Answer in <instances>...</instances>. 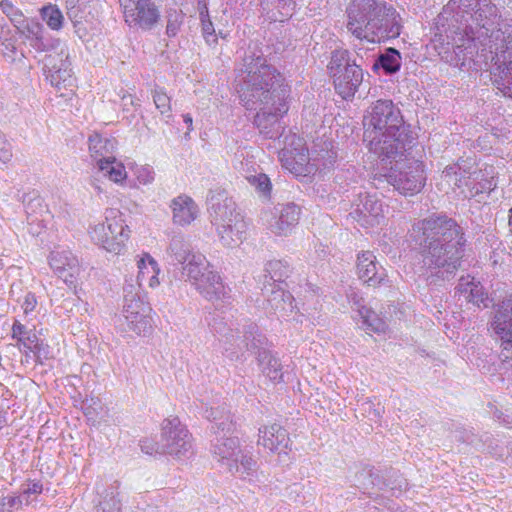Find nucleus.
I'll list each match as a JSON object with an SVG mask.
<instances>
[{"mask_svg":"<svg viewBox=\"0 0 512 512\" xmlns=\"http://www.w3.org/2000/svg\"><path fill=\"white\" fill-rule=\"evenodd\" d=\"M258 445L271 453H285L289 444L287 431L279 424L273 423L259 428Z\"/></svg>","mask_w":512,"mask_h":512,"instance_id":"nucleus-23","label":"nucleus"},{"mask_svg":"<svg viewBox=\"0 0 512 512\" xmlns=\"http://www.w3.org/2000/svg\"><path fill=\"white\" fill-rule=\"evenodd\" d=\"M356 480L360 487L369 490L374 487L382 490L386 485L382 482L379 472L373 468H364L356 474Z\"/></svg>","mask_w":512,"mask_h":512,"instance_id":"nucleus-44","label":"nucleus"},{"mask_svg":"<svg viewBox=\"0 0 512 512\" xmlns=\"http://www.w3.org/2000/svg\"><path fill=\"white\" fill-rule=\"evenodd\" d=\"M89 23L90 21H79L72 23L75 34L82 40L85 39L89 34Z\"/></svg>","mask_w":512,"mask_h":512,"instance_id":"nucleus-62","label":"nucleus"},{"mask_svg":"<svg viewBox=\"0 0 512 512\" xmlns=\"http://www.w3.org/2000/svg\"><path fill=\"white\" fill-rule=\"evenodd\" d=\"M447 42L442 43L443 51L439 52L442 58L450 65L458 67L460 69H475L481 68L479 64V58H483L485 64L490 68V59L485 60L482 54H488V50L479 54L478 47L476 45L475 37L468 33H464L458 30L456 26H451L448 22V28L445 29Z\"/></svg>","mask_w":512,"mask_h":512,"instance_id":"nucleus-6","label":"nucleus"},{"mask_svg":"<svg viewBox=\"0 0 512 512\" xmlns=\"http://www.w3.org/2000/svg\"><path fill=\"white\" fill-rule=\"evenodd\" d=\"M443 19L482 44L485 60L490 59L493 84L512 98V24L497 23L498 9L490 0H450L441 13Z\"/></svg>","mask_w":512,"mask_h":512,"instance_id":"nucleus-1","label":"nucleus"},{"mask_svg":"<svg viewBox=\"0 0 512 512\" xmlns=\"http://www.w3.org/2000/svg\"><path fill=\"white\" fill-rule=\"evenodd\" d=\"M410 237L418 246L423 267L434 277L448 280L461 266L466 239L462 227L446 215H432L415 223Z\"/></svg>","mask_w":512,"mask_h":512,"instance_id":"nucleus-2","label":"nucleus"},{"mask_svg":"<svg viewBox=\"0 0 512 512\" xmlns=\"http://www.w3.org/2000/svg\"><path fill=\"white\" fill-rule=\"evenodd\" d=\"M66 14L74 22L91 21L90 6L86 0H66Z\"/></svg>","mask_w":512,"mask_h":512,"instance_id":"nucleus-42","label":"nucleus"},{"mask_svg":"<svg viewBox=\"0 0 512 512\" xmlns=\"http://www.w3.org/2000/svg\"><path fill=\"white\" fill-rule=\"evenodd\" d=\"M43 485L40 481H31L22 485V492L19 497H22V503L29 505L32 502L31 496L42 493Z\"/></svg>","mask_w":512,"mask_h":512,"instance_id":"nucleus-53","label":"nucleus"},{"mask_svg":"<svg viewBox=\"0 0 512 512\" xmlns=\"http://www.w3.org/2000/svg\"><path fill=\"white\" fill-rule=\"evenodd\" d=\"M167 251L173 262L182 265L194 254L190 244L180 235L172 237Z\"/></svg>","mask_w":512,"mask_h":512,"instance_id":"nucleus-39","label":"nucleus"},{"mask_svg":"<svg viewBox=\"0 0 512 512\" xmlns=\"http://www.w3.org/2000/svg\"><path fill=\"white\" fill-rule=\"evenodd\" d=\"M467 161L446 166L442 172L441 178L453 188H461L470 176L472 166L466 165Z\"/></svg>","mask_w":512,"mask_h":512,"instance_id":"nucleus-32","label":"nucleus"},{"mask_svg":"<svg viewBox=\"0 0 512 512\" xmlns=\"http://www.w3.org/2000/svg\"><path fill=\"white\" fill-rule=\"evenodd\" d=\"M268 3L273 6L269 10V18L275 22H284L292 16L295 3L292 0H268Z\"/></svg>","mask_w":512,"mask_h":512,"instance_id":"nucleus-43","label":"nucleus"},{"mask_svg":"<svg viewBox=\"0 0 512 512\" xmlns=\"http://www.w3.org/2000/svg\"><path fill=\"white\" fill-rule=\"evenodd\" d=\"M97 512H121V502L111 492L99 503Z\"/></svg>","mask_w":512,"mask_h":512,"instance_id":"nucleus-55","label":"nucleus"},{"mask_svg":"<svg viewBox=\"0 0 512 512\" xmlns=\"http://www.w3.org/2000/svg\"><path fill=\"white\" fill-rule=\"evenodd\" d=\"M301 209L295 203L278 204L271 211L262 214L267 228L277 236H287L297 226Z\"/></svg>","mask_w":512,"mask_h":512,"instance_id":"nucleus-13","label":"nucleus"},{"mask_svg":"<svg viewBox=\"0 0 512 512\" xmlns=\"http://www.w3.org/2000/svg\"><path fill=\"white\" fill-rule=\"evenodd\" d=\"M354 206L350 215L364 227L379 225L384 218L383 205L376 195L360 193Z\"/></svg>","mask_w":512,"mask_h":512,"instance_id":"nucleus-17","label":"nucleus"},{"mask_svg":"<svg viewBox=\"0 0 512 512\" xmlns=\"http://www.w3.org/2000/svg\"><path fill=\"white\" fill-rule=\"evenodd\" d=\"M141 451L148 455L165 454L162 441H154L153 439L145 438L140 441Z\"/></svg>","mask_w":512,"mask_h":512,"instance_id":"nucleus-56","label":"nucleus"},{"mask_svg":"<svg viewBox=\"0 0 512 512\" xmlns=\"http://www.w3.org/2000/svg\"><path fill=\"white\" fill-rule=\"evenodd\" d=\"M12 145L0 131V163L6 164L12 159Z\"/></svg>","mask_w":512,"mask_h":512,"instance_id":"nucleus-59","label":"nucleus"},{"mask_svg":"<svg viewBox=\"0 0 512 512\" xmlns=\"http://www.w3.org/2000/svg\"><path fill=\"white\" fill-rule=\"evenodd\" d=\"M347 298L353 310L357 311L358 314H361V310L366 309L367 307L364 304V299L353 289L347 293Z\"/></svg>","mask_w":512,"mask_h":512,"instance_id":"nucleus-60","label":"nucleus"},{"mask_svg":"<svg viewBox=\"0 0 512 512\" xmlns=\"http://www.w3.org/2000/svg\"><path fill=\"white\" fill-rule=\"evenodd\" d=\"M460 290L465 294V298L468 302H471L477 306H480L481 303H484L486 299V295L483 291V287L479 284H474L473 282L460 283Z\"/></svg>","mask_w":512,"mask_h":512,"instance_id":"nucleus-48","label":"nucleus"},{"mask_svg":"<svg viewBox=\"0 0 512 512\" xmlns=\"http://www.w3.org/2000/svg\"><path fill=\"white\" fill-rule=\"evenodd\" d=\"M12 339L16 340V346L20 351L33 352L40 359L42 343H38V338L33 329L27 328L19 320H14L12 325Z\"/></svg>","mask_w":512,"mask_h":512,"instance_id":"nucleus-27","label":"nucleus"},{"mask_svg":"<svg viewBox=\"0 0 512 512\" xmlns=\"http://www.w3.org/2000/svg\"><path fill=\"white\" fill-rule=\"evenodd\" d=\"M22 505V497L5 496L0 498V512H12L14 509H19Z\"/></svg>","mask_w":512,"mask_h":512,"instance_id":"nucleus-57","label":"nucleus"},{"mask_svg":"<svg viewBox=\"0 0 512 512\" xmlns=\"http://www.w3.org/2000/svg\"><path fill=\"white\" fill-rule=\"evenodd\" d=\"M123 318L126 325V330L134 332L138 336H147L151 333L152 324L150 313H146V310H142V313L130 312L123 314Z\"/></svg>","mask_w":512,"mask_h":512,"instance_id":"nucleus-31","label":"nucleus"},{"mask_svg":"<svg viewBox=\"0 0 512 512\" xmlns=\"http://www.w3.org/2000/svg\"><path fill=\"white\" fill-rule=\"evenodd\" d=\"M359 316L362 319L363 325H365L367 329L377 333L385 332L387 328L385 321L372 309L367 307L366 309L361 310V314Z\"/></svg>","mask_w":512,"mask_h":512,"instance_id":"nucleus-47","label":"nucleus"},{"mask_svg":"<svg viewBox=\"0 0 512 512\" xmlns=\"http://www.w3.org/2000/svg\"><path fill=\"white\" fill-rule=\"evenodd\" d=\"M221 414L222 412L220 410L214 408H210L205 411V417L211 422L209 430L215 435V437L211 439V443L214 447V453L220 457L219 460L224 458V442L223 437L220 435V433L224 430L223 422H217V420L221 419Z\"/></svg>","mask_w":512,"mask_h":512,"instance_id":"nucleus-33","label":"nucleus"},{"mask_svg":"<svg viewBox=\"0 0 512 512\" xmlns=\"http://www.w3.org/2000/svg\"><path fill=\"white\" fill-rule=\"evenodd\" d=\"M327 69L336 92L345 100L353 98L363 81V69L357 58L351 59L346 49H336L331 52Z\"/></svg>","mask_w":512,"mask_h":512,"instance_id":"nucleus-7","label":"nucleus"},{"mask_svg":"<svg viewBox=\"0 0 512 512\" xmlns=\"http://www.w3.org/2000/svg\"><path fill=\"white\" fill-rule=\"evenodd\" d=\"M247 231L248 223L245 216L239 209L234 208L226 220V236L230 238L229 245L238 246L242 243L246 239Z\"/></svg>","mask_w":512,"mask_h":512,"instance_id":"nucleus-28","label":"nucleus"},{"mask_svg":"<svg viewBox=\"0 0 512 512\" xmlns=\"http://www.w3.org/2000/svg\"><path fill=\"white\" fill-rule=\"evenodd\" d=\"M105 159H98V169L114 182H120L127 176L125 167L122 163L116 161L115 157L107 156Z\"/></svg>","mask_w":512,"mask_h":512,"instance_id":"nucleus-40","label":"nucleus"},{"mask_svg":"<svg viewBox=\"0 0 512 512\" xmlns=\"http://www.w3.org/2000/svg\"><path fill=\"white\" fill-rule=\"evenodd\" d=\"M9 19L17 31L29 41L33 49H43L45 47L43 42L45 29L41 23L27 18L19 9L14 14H11Z\"/></svg>","mask_w":512,"mask_h":512,"instance_id":"nucleus-22","label":"nucleus"},{"mask_svg":"<svg viewBox=\"0 0 512 512\" xmlns=\"http://www.w3.org/2000/svg\"><path fill=\"white\" fill-rule=\"evenodd\" d=\"M40 13L42 20L50 29L58 31L63 27L64 16L56 5H46L41 8Z\"/></svg>","mask_w":512,"mask_h":512,"instance_id":"nucleus-45","label":"nucleus"},{"mask_svg":"<svg viewBox=\"0 0 512 512\" xmlns=\"http://www.w3.org/2000/svg\"><path fill=\"white\" fill-rule=\"evenodd\" d=\"M222 194L223 190L221 188H217L215 190H210L207 196V210L209 213V217L212 225L216 227V230L224 227V210L222 206Z\"/></svg>","mask_w":512,"mask_h":512,"instance_id":"nucleus-35","label":"nucleus"},{"mask_svg":"<svg viewBox=\"0 0 512 512\" xmlns=\"http://www.w3.org/2000/svg\"><path fill=\"white\" fill-rule=\"evenodd\" d=\"M249 182L255 186V188L263 194L265 197L270 196L271 182L266 174H258L251 176Z\"/></svg>","mask_w":512,"mask_h":512,"instance_id":"nucleus-54","label":"nucleus"},{"mask_svg":"<svg viewBox=\"0 0 512 512\" xmlns=\"http://www.w3.org/2000/svg\"><path fill=\"white\" fill-rule=\"evenodd\" d=\"M394 160V166L386 175L387 182L402 195L419 193L426 180L423 163L413 159L399 161L397 157Z\"/></svg>","mask_w":512,"mask_h":512,"instance_id":"nucleus-9","label":"nucleus"},{"mask_svg":"<svg viewBox=\"0 0 512 512\" xmlns=\"http://www.w3.org/2000/svg\"><path fill=\"white\" fill-rule=\"evenodd\" d=\"M271 102V104L263 105V108L259 107L250 110L256 111L254 124L257 126L260 133L266 138L277 139L281 137L284 131V127L280 122V117L286 112L278 110L280 103H276V101Z\"/></svg>","mask_w":512,"mask_h":512,"instance_id":"nucleus-16","label":"nucleus"},{"mask_svg":"<svg viewBox=\"0 0 512 512\" xmlns=\"http://www.w3.org/2000/svg\"><path fill=\"white\" fill-rule=\"evenodd\" d=\"M173 222L180 226L191 224L198 216L199 209L195 201L187 195L175 197L170 204Z\"/></svg>","mask_w":512,"mask_h":512,"instance_id":"nucleus-25","label":"nucleus"},{"mask_svg":"<svg viewBox=\"0 0 512 512\" xmlns=\"http://www.w3.org/2000/svg\"><path fill=\"white\" fill-rule=\"evenodd\" d=\"M359 279L370 287H378L388 282L386 270L370 251L362 252L357 259Z\"/></svg>","mask_w":512,"mask_h":512,"instance_id":"nucleus-20","label":"nucleus"},{"mask_svg":"<svg viewBox=\"0 0 512 512\" xmlns=\"http://www.w3.org/2000/svg\"><path fill=\"white\" fill-rule=\"evenodd\" d=\"M258 471L257 461L238 436L226 438V472L241 479H251Z\"/></svg>","mask_w":512,"mask_h":512,"instance_id":"nucleus-12","label":"nucleus"},{"mask_svg":"<svg viewBox=\"0 0 512 512\" xmlns=\"http://www.w3.org/2000/svg\"><path fill=\"white\" fill-rule=\"evenodd\" d=\"M401 54L392 47L385 49L384 53L379 54L373 64V70L382 69L386 75L395 74L401 68Z\"/></svg>","mask_w":512,"mask_h":512,"instance_id":"nucleus-34","label":"nucleus"},{"mask_svg":"<svg viewBox=\"0 0 512 512\" xmlns=\"http://www.w3.org/2000/svg\"><path fill=\"white\" fill-rule=\"evenodd\" d=\"M37 300L35 294L28 292L25 295L24 302L22 304V308L24 310L25 314H28L29 312L33 311L36 307Z\"/></svg>","mask_w":512,"mask_h":512,"instance_id":"nucleus-63","label":"nucleus"},{"mask_svg":"<svg viewBox=\"0 0 512 512\" xmlns=\"http://www.w3.org/2000/svg\"><path fill=\"white\" fill-rule=\"evenodd\" d=\"M42 63L44 75L53 87L61 90L74 86L75 79L72 74L71 62L60 64L57 69L53 57L43 58Z\"/></svg>","mask_w":512,"mask_h":512,"instance_id":"nucleus-24","label":"nucleus"},{"mask_svg":"<svg viewBox=\"0 0 512 512\" xmlns=\"http://www.w3.org/2000/svg\"><path fill=\"white\" fill-rule=\"evenodd\" d=\"M258 365L261 367L262 373L271 381L280 382L283 379L282 366L278 358H276L270 351L261 352L257 360Z\"/></svg>","mask_w":512,"mask_h":512,"instance_id":"nucleus-36","label":"nucleus"},{"mask_svg":"<svg viewBox=\"0 0 512 512\" xmlns=\"http://www.w3.org/2000/svg\"><path fill=\"white\" fill-rule=\"evenodd\" d=\"M465 186L470 188L471 196L475 197L480 194L489 195L497 187V181L494 177L493 168L484 170H471Z\"/></svg>","mask_w":512,"mask_h":512,"instance_id":"nucleus-26","label":"nucleus"},{"mask_svg":"<svg viewBox=\"0 0 512 512\" xmlns=\"http://www.w3.org/2000/svg\"><path fill=\"white\" fill-rule=\"evenodd\" d=\"M164 453L176 458L192 454V436L178 417L164 419L161 425Z\"/></svg>","mask_w":512,"mask_h":512,"instance_id":"nucleus-11","label":"nucleus"},{"mask_svg":"<svg viewBox=\"0 0 512 512\" xmlns=\"http://www.w3.org/2000/svg\"><path fill=\"white\" fill-rule=\"evenodd\" d=\"M114 150V142L100 134L89 136V151L91 156L98 162V159L108 158L112 156Z\"/></svg>","mask_w":512,"mask_h":512,"instance_id":"nucleus-38","label":"nucleus"},{"mask_svg":"<svg viewBox=\"0 0 512 512\" xmlns=\"http://www.w3.org/2000/svg\"><path fill=\"white\" fill-rule=\"evenodd\" d=\"M146 310V313L151 312V308L149 304L144 300L143 297H137V298H127L124 300V306H123V314H128L130 312H141L142 310Z\"/></svg>","mask_w":512,"mask_h":512,"instance_id":"nucleus-52","label":"nucleus"},{"mask_svg":"<svg viewBox=\"0 0 512 512\" xmlns=\"http://www.w3.org/2000/svg\"><path fill=\"white\" fill-rule=\"evenodd\" d=\"M124 7L125 21L130 27H137L142 30H151L160 19V11L152 0H135Z\"/></svg>","mask_w":512,"mask_h":512,"instance_id":"nucleus-15","label":"nucleus"},{"mask_svg":"<svg viewBox=\"0 0 512 512\" xmlns=\"http://www.w3.org/2000/svg\"><path fill=\"white\" fill-rule=\"evenodd\" d=\"M264 282L268 284L275 283L280 284L284 279L288 278L291 273V268L286 261L282 260H271L265 266Z\"/></svg>","mask_w":512,"mask_h":512,"instance_id":"nucleus-37","label":"nucleus"},{"mask_svg":"<svg viewBox=\"0 0 512 512\" xmlns=\"http://www.w3.org/2000/svg\"><path fill=\"white\" fill-rule=\"evenodd\" d=\"M143 258H145L146 265L148 266V269H144V271L146 272L145 281H148V285L150 287H156L159 284V268L157 262L148 254H146Z\"/></svg>","mask_w":512,"mask_h":512,"instance_id":"nucleus-51","label":"nucleus"},{"mask_svg":"<svg viewBox=\"0 0 512 512\" xmlns=\"http://www.w3.org/2000/svg\"><path fill=\"white\" fill-rule=\"evenodd\" d=\"M347 30L373 44L396 39L403 25L399 12L383 0H351L346 8Z\"/></svg>","mask_w":512,"mask_h":512,"instance_id":"nucleus-5","label":"nucleus"},{"mask_svg":"<svg viewBox=\"0 0 512 512\" xmlns=\"http://www.w3.org/2000/svg\"><path fill=\"white\" fill-rule=\"evenodd\" d=\"M152 97L156 108L162 115L170 117L171 98L166 94L163 88L156 87L152 91Z\"/></svg>","mask_w":512,"mask_h":512,"instance_id":"nucleus-49","label":"nucleus"},{"mask_svg":"<svg viewBox=\"0 0 512 512\" xmlns=\"http://www.w3.org/2000/svg\"><path fill=\"white\" fill-rule=\"evenodd\" d=\"M118 213L117 210H109L106 223L97 224L90 231L91 239L97 245L114 254L121 253L130 232L122 218L116 216Z\"/></svg>","mask_w":512,"mask_h":512,"instance_id":"nucleus-10","label":"nucleus"},{"mask_svg":"<svg viewBox=\"0 0 512 512\" xmlns=\"http://www.w3.org/2000/svg\"><path fill=\"white\" fill-rule=\"evenodd\" d=\"M279 159L284 168L292 173L298 172L299 168L308 162L303 140L296 135L286 136L284 147L279 152Z\"/></svg>","mask_w":512,"mask_h":512,"instance_id":"nucleus-21","label":"nucleus"},{"mask_svg":"<svg viewBox=\"0 0 512 512\" xmlns=\"http://www.w3.org/2000/svg\"><path fill=\"white\" fill-rule=\"evenodd\" d=\"M243 67L242 73L245 75L236 79L242 105L246 109H256L276 101L280 103L278 110L287 112L288 89L282 84L283 77L276 68L267 64L261 55L252 52L245 54Z\"/></svg>","mask_w":512,"mask_h":512,"instance_id":"nucleus-4","label":"nucleus"},{"mask_svg":"<svg viewBox=\"0 0 512 512\" xmlns=\"http://www.w3.org/2000/svg\"><path fill=\"white\" fill-rule=\"evenodd\" d=\"M204 255L193 254L185 264L182 265V275L189 280L196 289L209 301L216 303L218 309L222 307L221 295L223 294V283L221 276L212 269Z\"/></svg>","mask_w":512,"mask_h":512,"instance_id":"nucleus-8","label":"nucleus"},{"mask_svg":"<svg viewBox=\"0 0 512 512\" xmlns=\"http://www.w3.org/2000/svg\"><path fill=\"white\" fill-rule=\"evenodd\" d=\"M0 51L4 56L9 57L13 60L14 54L16 52L15 37L12 36V37L8 38V41H0Z\"/></svg>","mask_w":512,"mask_h":512,"instance_id":"nucleus-61","label":"nucleus"},{"mask_svg":"<svg viewBox=\"0 0 512 512\" xmlns=\"http://www.w3.org/2000/svg\"><path fill=\"white\" fill-rule=\"evenodd\" d=\"M138 268H139V273L137 276L136 283H134L132 280L130 282L126 281V284L123 287L124 300H126L127 298L132 299V298L142 297L140 295V287L142 286L143 282L145 281L146 272L144 271V269H148V266L146 265L145 258H141L138 261Z\"/></svg>","mask_w":512,"mask_h":512,"instance_id":"nucleus-46","label":"nucleus"},{"mask_svg":"<svg viewBox=\"0 0 512 512\" xmlns=\"http://www.w3.org/2000/svg\"><path fill=\"white\" fill-rule=\"evenodd\" d=\"M490 326L501 342L502 355L512 357V295L494 306Z\"/></svg>","mask_w":512,"mask_h":512,"instance_id":"nucleus-14","label":"nucleus"},{"mask_svg":"<svg viewBox=\"0 0 512 512\" xmlns=\"http://www.w3.org/2000/svg\"><path fill=\"white\" fill-rule=\"evenodd\" d=\"M201 21H202V33L205 38V41L208 45H214L217 43V36L215 34V29L210 20L204 19V14L201 13Z\"/></svg>","mask_w":512,"mask_h":512,"instance_id":"nucleus-58","label":"nucleus"},{"mask_svg":"<svg viewBox=\"0 0 512 512\" xmlns=\"http://www.w3.org/2000/svg\"><path fill=\"white\" fill-rule=\"evenodd\" d=\"M242 333L243 336L241 339V343L244 344L247 351H250L252 354L256 355L257 360L261 352L269 351L266 348L268 340L259 331L257 325L250 323L249 325L244 326Z\"/></svg>","mask_w":512,"mask_h":512,"instance_id":"nucleus-29","label":"nucleus"},{"mask_svg":"<svg viewBox=\"0 0 512 512\" xmlns=\"http://www.w3.org/2000/svg\"><path fill=\"white\" fill-rule=\"evenodd\" d=\"M49 265L54 273L67 285L75 286L76 278L80 272L79 261L67 249H57L50 253Z\"/></svg>","mask_w":512,"mask_h":512,"instance_id":"nucleus-19","label":"nucleus"},{"mask_svg":"<svg viewBox=\"0 0 512 512\" xmlns=\"http://www.w3.org/2000/svg\"><path fill=\"white\" fill-rule=\"evenodd\" d=\"M44 48L35 49L37 52H46L44 58H52L55 60V68H59L60 64L70 63L69 51L65 43L58 38L43 36Z\"/></svg>","mask_w":512,"mask_h":512,"instance_id":"nucleus-30","label":"nucleus"},{"mask_svg":"<svg viewBox=\"0 0 512 512\" xmlns=\"http://www.w3.org/2000/svg\"><path fill=\"white\" fill-rule=\"evenodd\" d=\"M138 180L142 184H149L154 180L153 172L149 168H142L138 175Z\"/></svg>","mask_w":512,"mask_h":512,"instance_id":"nucleus-64","label":"nucleus"},{"mask_svg":"<svg viewBox=\"0 0 512 512\" xmlns=\"http://www.w3.org/2000/svg\"><path fill=\"white\" fill-rule=\"evenodd\" d=\"M363 141L371 153L378 158L395 159L410 150L415 137L406 125L400 109L392 100L374 102L363 119Z\"/></svg>","mask_w":512,"mask_h":512,"instance_id":"nucleus-3","label":"nucleus"},{"mask_svg":"<svg viewBox=\"0 0 512 512\" xmlns=\"http://www.w3.org/2000/svg\"><path fill=\"white\" fill-rule=\"evenodd\" d=\"M183 22V14L176 10H170L167 12V26H166V34L169 37H175L181 27Z\"/></svg>","mask_w":512,"mask_h":512,"instance_id":"nucleus-50","label":"nucleus"},{"mask_svg":"<svg viewBox=\"0 0 512 512\" xmlns=\"http://www.w3.org/2000/svg\"><path fill=\"white\" fill-rule=\"evenodd\" d=\"M22 203L28 219L32 218V221L37 220L38 216L46 210L44 200L36 190L24 193L22 196Z\"/></svg>","mask_w":512,"mask_h":512,"instance_id":"nucleus-41","label":"nucleus"},{"mask_svg":"<svg viewBox=\"0 0 512 512\" xmlns=\"http://www.w3.org/2000/svg\"><path fill=\"white\" fill-rule=\"evenodd\" d=\"M262 296L265 299V309L270 313L276 314L279 317L288 316L293 312L294 298L292 294L286 291L280 284L263 283Z\"/></svg>","mask_w":512,"mask_h":512,"instance_id":"nucleus-18","label":"nucleus"}]
</instances>
